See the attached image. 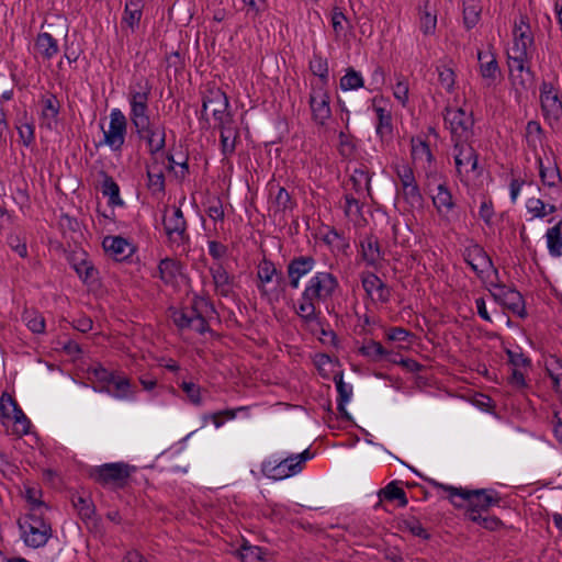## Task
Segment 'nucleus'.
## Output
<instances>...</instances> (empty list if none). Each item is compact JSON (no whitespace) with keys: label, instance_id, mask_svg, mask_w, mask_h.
Listing matches in <instances>:
<instances>
[{"label":"nucleus","instance_id":"obj_1","mask_svg":"<svg viewBox=\"0 0 562 562\" xmlns=\"http://www.w3.org/2000/svg\"><path fill=\"white\" fill-rule=\"evenodd\" d=\"M153 86L145 77L135 79L128 86L126 100L130 106L128 119L137 138L145 144L150 156L166 148V125L150 119L149 101Z\"/></svg>","mask_w":562,"mask_h":562},{"label":"nucleus","instance_id":"obj_2","mask_svg":"<svg viewBox=\"0 0 562 562\" xmlns=\"http://www.w3.org/2000/svg\"><path fill=\"white\" fill-rule=\"evenodd\" d=\"M338 288L339 281L331 272H315L305 283L294 305L295 314L307 326L321 325V311L317 304L330 300Z\"/></svg>","mask_w":562,"mask_h":562},{"label":"nucleus","instance_id":"obj_3","mask_svg":"<svg viewBox=\"0 0 562 562\" xmlns=\"http://www.w3.org/2000/svg\"><path fill=\"white\" fill-rule=\"evenodd\" d=\"M429 483L437 490H443L448 492V497L450 502L454 506H462V503H459L456 498H460L461 502L468 503L467 514L472 510L475 514H483L487 512L493 506H499L502 501L499 494L490 488H481V490H468L463 487H456L452 485H447L436 480H429Z\"/></svg>","mask_w":562,"mask_h":562},{"label":"nucleus","instance_id":"obj_4","mask_svg":"<svg viewBox=\"0 0 562 562\" xmlns=\"http://www.w3.org/2000/svg\"><path fill=\"white\" fill-rule=\"evenodd\" d=\"M532 50L533 46H527L525 42L513 41V45L507 52L509 75L516 89L527 90L535 78L530 68Z\"/></svg>","mask_w":562,"mask_h":562},{"label":"nucleus","instance_id":"obj_5","mask_svg":"<svg viewBox=\"0 0 562 562\" xmlns=\"http://www.w3.org/2000/svg\"><path fill=\"white\" fill-rule=\"evenodd\" d=\"M20 538L29 548L44 547L53 536L50 521L45 513H24L18 519Z\"/></svg>","mask_w":562,"mask_h":562},{"label":"nucleus","instance_id":"obj_6","mask_svg":"<svg viewBox=\"0 0 562 562\" xmlns=\"http://www.w3.org/2000/svg\"><path fill=\"white\" fill-rule=\"evenodd\" d=\"M164 231L168 246L172 249H182L190 245L188 222L179 206H166L162 216Z\"/></svg>","mask_w":562,"mask_h":562},{"label":"nucleus","instance_id":"obj_7","mask_svg":"<svg viewBox=\"0 0 562 562\" xmlns=\"http://www.w3.org/2000/svg\"><path fill=\"white\" fill-rule=\"evenodd\" d=\"M135 467L125 462H111L90 469L89 476L99 485L111 490H122L130 481Z\"/></svg>","mask_w":562,"mask_h":562},{"label":"nucleus","instance_id":"obj_8","mask_svg":"<svg viewBox=\"0 0 562 562\" xmlns=\"http://www.w3.org/2000/svg\"><path fill=\"white\" fill-rule=\"evenodd\" d=\"M313 457L314 454L310 449H306L299 454H291L282 460L269 459L262 462L261 472L268 479L284 480L300 473L304 463Z\"/></svg>","mask_w":562,"mask_h":562},{"label":"nucleus","instance_id":"obj_9","mask_svg":"<svg viewBox=\"0 0 562 562\" xmlns=\"http://www.w3.org/2000/svg\"><path fill=\"white\" fill-rule=\"evenodd\" d=\"M443 120L451 135V142H470L473 137L474 119L462 108H446Z\"/></svg>","mask_w":562,"mask_h":562},{"label":"nucleus","instance_id":"obj_10","mask_svg":"<svg viewBox=\"0 0 562 562\" xmlns=\"http://www.w3.org/2000/svg\"><path fill=\"white\" fill-rule=\"evenodd\" d=\"M200 301L194 300L190 306L171 308L170 317L180 330H191L204 334L210 330L209 323L199 311Z\"/></svg>","mask_w":562,"mask_h":562},{"label":"nucleus","instance_id":"obj_11","mask_svg":"<svg viewBox=\"0 0 562 562\" xmlns=\"http://www.w3.org/2000/svg\"><path fill=\"white\" fill-rule=\"evenodd\" d=\"M308 105L312 121L317 126H325L331 117L330 94L324 83H311Z\"/></svg>","mask_w":562,"mask_h":562},{"label":"nucleus","instance_id":"obj_12","mask_svg":"<svg viewBox=\"0 0 562 562\" xmlns=\"http://www.w3.org/2000/svg\"><path fill=\"white\" fill-rule=\"evenodd\" d=\"M453 159L458 177L461 181L472 175L477 176L479 155L470 142L453 143Z\"/></svg>","mask_w":562,"mask_h":562},{"label":"nucleus","instance_id":"obj_13","mask_svg":"<svg viewBox=\"0 0 562 562\" xmlns=\"http://www.w3.org/2000/svg\"><path fill=\"white\" fill-rule=\"evenodd\" d=\"M127 134V119L119 108L110 112L109 128L103 131L102 144L110 147L114 153H120L125 144Z\"/></svg>","mask_w":562,"mask_h":562},{"label":"nucleus","instance_id":"obj_14","mask_svg":"<svg viewBox=\"0 0 562 562\" xmlns=\"http://www.w3.org/2000/svg\"><path fill=\"white\" fill-rule=\"evenodd\" d=\"M540 105L544 119L549 123H558L562 119V99L559 89L552 82L543 81L540 86Z\"/></svg>","mask_w":562,"mask_h":562},{"label":"nucleus","instance_id":"obj_15","mask_svg":"<svg viewBox=\"0 0 562 562\" xmlns=\"http://www.w3.org/2000/svg\"><path fill=\"white\" fill-rule=\"evenodd\" d=\"M68 261L83 284L90 288L99 285V270L85 250L72 251L68 256Z\"/></svg>","mask_w":562,"mask_h":562},{"label":"nucleus","instance_id":"obj_16","mask_svg":"<svg viewBox=\"0 0 562 562\" xmlns=\"http://www.w3.org/2000/svg\"><path fill=\"white\" fill-rule=\"evenodd\" d=\"M490 292L498 304L510 311L514 315L521 318L527 315L524 297L517 290L504 284H496Z\"/></svg>","mask_w":562,"mask_h":562},{"label":"nucleus","instance_id":"obj_17","mask_svg":"<svg viewBox=\"0 0 562 562\" xmlns=\"http://www.w3.org/2000/svg\"><path fill=\"white\" fill-rule=\"evenodd\" d=\"M228 106L229 102L226 93L221 89H211L204 95L202 115L210 110L216 124H218L233 117L228 112Z\"/></svg>","mask_w":562,"mask_h":562},{"label":"nucleus","instance_id":"obj_18","mask_svg":"<svg viewBox=\"0 0 562 562\" xmlns=\"http://www.w3.org/2000/svg\"><path fill=\"white\" fill-rule=\"evenodd\" d=\"M463 258L479 278L494 269L491 257L481 245L473 240H470L469 245L464 247Z\"/></svg>","mask_w":562,"mask_h":562},{"label":"nucleus","instance_id":"obj_19","mask_svg":"<svg viewBox=\"0 0 562 562\" xmlns=\"http://www.w3.org/2000/svg\"><path fill=\"white\" fill-rule=\"evenodd\" d=\"M360 280L364 292L373 302L381 304L390 302L392 296L391 288L375 273L371 271H363L360 274Z\"/></svg>","mask_w":562,"mask_h":562},{"label":"nucleus","instance_id":"obj_20","mask_svg":"<svg viewBox=\"0 0 562 562\" xmlns=\"http://www.w3.org/2000/svg\"><path fill=\"white\" fill-rule=\"evenodd\" d=\"M216 128L220 131L221 153L225 159H228L234 155L240 140L239 127L234 117H232L216 124Z\"/></svg>","mask_w":562,"mask_h":562},{"label":"nucleus","instance_id":"obj_21","mask_svg":"<svg viewBox=\"0 0 562 562\" xmlns=\"http://www.w3.org/2000/svg\"><path fill=\"white\" fill-rule=\"evenodd\" d=\"M316 259L313 256H295L286 265V276L289 286L296 290L300 286L301 279L313 271Z\"/></svg>","mask_w":562,"mask_h":562},{"label":"nucleus","instance_id":"obj_22","mask_svg":"<svg viewBox=\"0 0 562 562\" xmlns=\"http://www.w3.org/2000/svg\"><path fill=\"white\" fill-rule=\"evenodd\" d=\"M277 279L278 282L282 280V272L279 270L273 261L263 257L257 266V289L262 297L271 300L273 291H270L267 285Z\"/></svg>","mask_w":562,"mask_h":562},{"label":"nucleus","instance_id":"obj_23","mask_svg":"<svg viewBox=\"0 0 562 562\" xmlns=\"http://www.w3.org/2000/svg\"><path fill=\"white\" fill-rule=\"evenodd\" d=\"M359 257L371 268H378L384 259L379 239L373 235H366L359 241Z\"/></svg>","mask_w":562,"mask_h":562},{"label":"nucleus","instance_id":"obj_24","mask_svg":"<svg viewBox=\"0 0 562 562\" xmlns=\"http://www.w3.org/2000/svg\"><path fill=\"white\" fill-rule=\"evenodd\" d=\"M209 272L215 293L222 297H231L234 294L235 277L228 273L221 262L210 266Z\"/></svg>","mask_w":562,"mask_h":562},{"label":"nucleus","instance_id":"obj_25","mask_svg":"<svg viewBox=\"0 0 562 562\" xmlns=\"http://www.w3.org/2000/svg\"><path fill=\"white\" fill-rule=\"evenodd\" d=\"M59 53L58 41L48 32H40L34 40V57L49 61Z\"/></svg>","mask_w":562,"mask_h":562},{"label":"nucleus","instance_id":"obj_26","mask_svg":"<svg viewBox=\"0 0 562 562\" xmlns=\"http://www.w3.org/2000/svg\"><path fill=\"white\" fill-rule=\"evenodd\" d=\"M477 59L480 75L485 81H487V85L491 86L496 81L501 74L495 53L493 52V46H490L486 52L479 50Z\"/></svg>","mask_w":562,"mask_h":562},{"label":"nucleus","instance_id":"obj_27","mask_svg":"<svg viewBox=\"0 0 562 562\" xmlns=\"http://www.w3.org/2000/svg\"><path fill=\"white\" fill-rule=\"evenodd\" d=\"M102 246L105 252L113 257L116 261L127 259L134 251L132 244L121 236H106L103 239Z\"/></svg>","mask_w":562,"mask_h":562},{"label":"nucleus","instance_id":"obj_28","mask_svg":"<svg viewBox=\"0 0 562 562\" xmlns=\"http://www.w3.org/2000/svg\"><path fill=\"white\" fill-rule=\"evenodd\" d=\"M182 276V266L180 261L172 258H164L159 261L157 267V274L159 279L170 286L178 284V279Z\"/></svg>","mask_w":562,"mask_h":562},{"label":"nucleus","instance_id":"obj_29","mask_svg":"<svg viewBox=\"0 0 562 562\" xmlns=\"http://www.w3.org/2000/svg\"><path fill=\"white\" fill-rule=\"evenodd\" d=\"M411 155L413 161L420 164L423 168H429L435 160L429 143L422 137H412Z\"/></svg>","mask_w":562,"mask_h":562},{"label":"nucleus","instance_id":"obj_30","mask_svg":"<svg viewBox=\"0 0 562 562\" xmlns=\"http://www.w3.org/2000/svg\"><path fill=\"white\" fill-rule=\"evenodd\" d=\"M374 112L378 119L375 125V133L380 138L381 143L389 144L393 139V125L391 112L381 106L374 108Z\"/></svg>","mask_w":562,"mask_h":562},{"label":"nucleus","instance_id":"obj_31","mask_svg":"<svg viewBox=\"0 0 562 562\" xmlns=\"http://www.w3.org/2000/svg\"><path fill=\"white\" fill-rule=\"evenodd\" d=\"M536 160L542 184L549 188H558L562 183V176L557 164L549 162L544 165L543 159L539 155H537Z\"/></svg>","mask_w":562,"mask_h":562},{"label":"nucleus","instance_id":"obj_32","mask_svg":"<svg viewBox=\"0 0 562 562\" xmlns=\"http://www.w3.org/2000/svg\"><path fill=\"white\" fill-rule=\"evenodd\" d=\"M41 104L42 120L48 128H52L53 124L57 123L60 111V102L55 94L47 93L42 97Z\"/></svg>","mask_w":562,"mask_h":562},{"label":"nucleus","instance_id":"obj_33","mask_svg":"<svg viewBox=\"0 0 562 562\" xmlns=\"http://www.w3.org/2000/svg\"><path fill=\"white\" fill-rule=\"evenodd\" d=\"M481 0H462V20L467 30H472L481 20Z\"/></svg>","mask_w":562,"mask_h":562},{"label":"nucleus","instance_id":"obj_34","mask_svg":"<svg viewBox=\"0 0 562 562\" xmlns=\"http://www.w3.org/2000/svg\"><path fill=\"white\" fill-rule=\"evenodd\" d=\"M432 203L440 215H448L456 205L452 194L445 183L437 187V192L432 195Z\"/></svg>","mask_w":562,"mask_h":562},{"label":"nucleus","instance_id":"obj_35","mask_svg":"<svg viewBox=\"0 0 562 562\" xmlns=\"http://www.w3.org/2000/svg\"><path fill=\"white\" fill-rule=\"evenodd\" d=\"M335 383L338 393L337 411L340 414L341 418L349 420L350 415L346 409V405L352 396V386L344 381L342 375H339V378L335 376Z\"/></svg>","mask_w":562,"mask_h":562},{"label":"nucleus","instance_id":"obj_36","mask_svg":"<svg viewBox=\"0 0 562 562\" xmlns=\"http://www.w3.org/2000/svg\"><path fill=\"white\" fill-rule=\"evenodd\" d=\"M358 352L370 362H380L384 357L392 356V351L385 349L381 342L370 339L359 348Z\"/></svg>","mask_w":562,"mask_h":562},{"label":"nucleus","instance_id":"obj_37","mask_svg":"<svg viewBox=\"0 0 562 562\" xmlns=\"http://www.w3.org/2000/svg\"><path fill=\"white\" fill-rule=\"evenodd\" d=\"M102 176H103V180L101 183V192L104 196H106L109 199L108 200L109 206H111V207L123 206L124 201L122 200V198L120 195L119 184L108 173L103 172Z\"/></svg>","mask_w":562,"mask_h":562},{"label":"nucleus","instance_id":"obj_38","mask_svg":"<svg viewBox=\"0 0 562 562\" xmlns=\"http://www.w3.org/2000/svg\"><path fill=\"white\" fill-rule=\"evenodd\" d=\"M23 497L27 503L25 513H45L47 506L42 501V490L35 485H24Z\"/></svg>","mask_w":562,"mask_h":562},{"label":"nucleus","instance_id":"obj_39","mask_svg":"<svg viewBox=\"0 0 562 562\" xmlns=\"http://www.w3.org/2000/svg\"><path fill=\"white\" fill-rule=\"evenodd\" d=\"M397 194L407 204L408 210H420L424 206V196L420 192L418 183L397 189Z\"/></svg>","mask_w":562,"mask_h":562},{"label":"nucleus","instance_id":"obj_40","mask_svg":"<svg viewBox=\"0 0 562 562\" xmlns=\"http://www.w3.org/2000/svg\"><path fill=\"white\" fill-rule=\"evenodd\" d=\"M544 138L543 130L538 121H529L525 128V140L528 148L538 155V148L542 146Z\"/></svg>","mask_w":562,"mask_h":562},{"label":"nucleus","instance_id":"obj_41","mask_svg":"<svg viewBox=\"0 0 562 562\" xmlns=\"http://www.w3.org/2000/svg\"><path fill=\"white\" fill-rule=\"evenodd\" d=\"M115 372L109 371L102 364L95 363L87 369L88 379L100 384L99 391L108 390Z\"/></svg>","mask_w":562,"mask_h":562},{"label":"nucleus","instance_id":"obj_42","mask_svg":"<svg viewBox=\"0 0 562 562\" xmlns=\"http://www.w3.org/2000/svg\"><path fill=\"white\" fill-rule=\"evenodd\" d=\"M143 15V0H125L122 22L134 30Z\"/></svg>","mask_w":562,"mask_h":562},{"label":"nucleus","instance_id":"obj_43","mask_svg":"<svg viewBox=\"0 0 562 562\" xmlns=\"http://www.w3.org/2000/svg\"><path fill=\"white\" fill-rule=\"evenodd\" d=\"M513 41L525 42L527 46H533L535 38L527 15H520L513 29Z\"/></svg>","mask_w":562,"mask_h":562},{"label":"nucleus","instance_id":"obj_44","mask_svg":"<svg viewBox=\"0 0 562 562\" xmlns=\"http://www.w3.org/2000/svg\"><path fill=\"white\" fill-rule=\"evenodd\" d=\"M451 63V60L449 61ZM438 74V81L440 86L446 90L447 93H453L456 90L457 75L454 69L448 63H440L436 66Z\"/></svg>","mask_w":562,"mask_h":562},{"label":"nucleus","instance_id":"obj_45","mask_svg":"<svg viewBox=\"0 0 562 562\" xmlns=\"http://www.w3.org/2000/svg\"><path fill=\"white\" fill-rule=\"evenodd\" d=\"M549 254L552 257L562 255V220L550 227L546 234Z\"/></svg>","mask_w":562,"mask_h":562},{"label":"nucleus","instance_id":"obj_46","mask_svg":"<svg viewBox=\"0 0 562 562\" xmlns=\"http://www.w3.org/2000/svg\"><path fill=\"white\" fill-rule=\"evenodd\" d=\"M111 384H113L114 390L110 391L105 390L109 394H111L113 397L117 400H131L134 396V391L132 390V385L130 380L126 376L114 374L113 380L111 381Z\"/></svg>","mask_w":562,"mask_h":562},{"label":"nucleus","instance_id":"obj_47","mask_svg":"<svg viewBox=\"0 0 562 562\" xmlns=\"http://www.w3.org/2000/svg\"><path fill=\"white\" fill-rule=\"evenodd\" d=\"M71 503L82 520H90L95 514V506L90 496L75 494Z\"/></svg>","mask_w":562,"mask_h":562},{"label":"nucleus","instance_id":"obj_48","mask_svg":"<svg viewBox=\"0 0 562 562\" xmlns=\"http://www.w3.org/2000/svg\"><path fill=\"white\" fill-rule=\"evenodd\" d=\"M350 181L352 182V188L355 192L360 196L363 195L364 192H369L371 176L369 170L362 166L360 168H356L350 177Z\"/></svg>","mask_w":562,"mask_h":562},{"label":"nucleus","instance_id":"obj_49","mask_svg":"<svg viewBox=\"0 0 562 562\" xmlns=\"http://www.w3.org/2000/svg\"><path fill=\"white\" fill-rule=\"evenodd\" d=\"M308 68L314 76L319 78L315 83H324V87H328V61L326 58L314 53L310 60Z\"/></svg>","mask_w":562,"mask_h":562},{"label":"nucleus","instance_id":"obj_50","mask_svg":"<svg viewBox=\"0 0 562 562\" xmlns=\"http://www.w3.org/2000/svg\"><path fill=\"white\" fill-rule=\"evenodd\" d=\"M339 85L342 91L358 90L364 86V80L360 71L349 67L340 78Z\"/></svg>","mask_w":562,"mask_h":562},{"label":"nucleus","instance_id":"obj_51","mask_svg":"<svg viewBox=\"0 0 562 562\" xmlns=\"http://www.w3.org/2000/svg\"><path fill=\"white\" fill-rule=\"evenodd\" d=\"M379 496L381 499L398 501L400 507H405L408 503L405 491L398 487L395 482H391L384 488L380 490Z\"/></svg>","mask_w":562,"mask_h":562},{"label":"nucleus","instance_id":"obj_52","mask_svg":"<svg viewBox=\"0 0 562 562\" xmlns=\"http://www.w3.org/2000/svg\"><path fill=\"white\" fill-rule=\"evenodd\" d=\"M247 407L240 406L234 409H224L215 413H209L203 416V420L207 422L211 420L215 428H220L224 425L225 420H232L235 419L237 416V413L240 411H246Z\"/></svg>","mask_w":562,"mask_h":562},{"label":"nucleus","instance_id":"obj_53","mask_svg":"<svg viewBox=\"0 0 562 562\" xmlns=\"http://www.w3.org/2000/svg\"><path fill=\"white\" fill-rule=\"evenodd\" d=\"M393 170L398 179L397 189L416 183V178L413 168L406 162H397L393 165Z\"/></svg>","mask_w":562,"mask_h":562},{"label":"nucleus","instance_id":"obj_54","mask_svg":"<svg viewBox=\"0 0 562 562\" xmlns=\"http://www.w3.org/2000/svg\"><path fill=\"white\" fill-rule=\"evenodd\" d=\"M23 321L27 328L34 334H43L45 331V318L37 311H25Z\"/></svg>","mask_w":562,"mask_h":562},{"label":"nucleus","instance_id":"obj_55","mask_svg":"<svg viewBox=\"0 0 562 562\" xmlns=\"http://www.w3.org/2000/svg\"><path fill=\"white\" fill-rule=\"evenodd\" d=\"M467 518L492 531L497 530L503 526L502 520L496 516H483V514H475L474 510L467 514Z\"/></svg>","mask_w":562,"mask_h":562},{"label":"nucleus","instance_id":"obj_56","mask_svg":"<svg viewBox=\"0 0 562 562\" xmlns=\"http://www.w3.org/2000/svg\"><path fill=\"white\" fill-rule=\"evenodd\" d=\"M147 188L153 194H160L165 192V176L161 170L155 171L147 170Z\"/></svg>","mask_w":562,"mask_h":562},{"label":"nucleus","instance_id":"obj_57","mask_svg":"<svg viewBox=\"0 0 562 562\" xmlns=\"http://www.w3.org/2000/svg\"><path fill=\"white\" fill-rule=\"evenodd\" d=\"M180 389L187 395L191 404L194 406H201L203 404L202 389L200 385L193 382L183 381L180 384Z\"/></svg>","mask_w":562,"mask_h":562},{"label":"nucleus","instance_id":"obj_58","mask_svg":"<svg viewBox=\"0 0 562 562\" xmlns=\"http://www.w3.org/2000/svg\"><path fill=\"white\" fill-rule=\"evenodd\" d=\"M547 371L552 380L555 391L562 394V361L558 358H552L547 366Z\"/></svg>","mask_w":562,"mask_h":562},{"label":"nucleus","instance_id":"obj_59","mask_svg":"<svg viewBox=\"0 0 562 562\" xmlns=\"http://www.w3.org/2000/svg\"><path fill=\"white\" fill-rule=\"evenodd\" d=\"M323 241L338 250H346L349 248L347 239L335 228L328 229V232L323 236Z\"/></svg>","mask_w":562,"mask_h":562},{"label":"nucleus","instance_id":"obj_60","mask_svg":"<svg viewBox=\"0 0 562 562\" xmlns=\"http://www.w3.org/2000/svg\"><path fill=\"white\" fill-rule=\"evenodd\" d=\"M246 7V14L254 21L259 20L268 9L267 0H241Z\"/></svg>","mask_w":562,"mask_h":562},{"label":"nucleus","instance_id":"obj_61","mask_svg":"<svg viewBox=\"0 0 562 562\" xmlns=\"http://www.w3.org/2000/svg\"><path fill=\"white\" fill-rule=\"evenodd\" d=\"M21 407L16 401L8 393H3L0 397V414L2 419H9Z\"/></svg>","mask_w":562,"mask_h":562},{"label":"nucleus","instance_id":"obj_62","mask_svg":"<svg viewBox=\"0 0 562 562\" xmlns=\"http://www.w3.org/2000/svg\"><path fill=\"white\" fill-rule=\"evenodd\" d=\"M276 212H285L293 207L290 193L283 187H277V193L273 200Z\"/></svg>","mask_w":562,"mask_h":562},{"label":"nucleus","instance_id":"obj_63","mask_svg":"<svg viewBox=\"0 0 562 562\" xmlns=\"http://www.w3.org/2000/svg\"><path fill=\"white\" fill-rule=\"evenodd\" d=\"M393 95L403 106H406L409 97V85L405 77H397V81L393 88Z\"/></svg>","mask_w":562,"mask_h":562},{"label":"nucleus","instance_id":"obj_64","mask_svg":"<svg viewBox=\"0 0 562 562\" xmlns=\"http://www.w3.org/2000/svg\"><path fill=\"white\" fill-rule=\"evenodd\" d=\"M241 562H261L263 560V551L257 546H243L239 550Z\"/></svg>","mask_w":562,"mask_h":562}]
</instances>
